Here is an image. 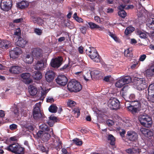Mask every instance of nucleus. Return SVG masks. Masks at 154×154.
Listing matches in <instances>:
<instances>
[{"mask_svg":"<svg viewBox=\"0 0 154 154\" xmlns=\"http://www.w3.org/2000/svg\"><path fill=\"white\" fill-rule=\"evenodd\" d=\"M138 119L141 124L145 126L149 127L152 124L151 117L147 115H140L138 117Z\"/></svg>","mask_w":154,"mask_h":154,"instance_id":"1","label":"nucleus"},{"mask_svg":"<svg viewBox=\"0 0 154 154\" xmlns=\"http://www.w3.org/2000/svg\"><path fill=\"white\" fill-rule=\"evenodd\" d=\"M13 111L16 117L19 116L20 114L24 116H26V110L23 106L22 104L20 103L14 105Z\"/></svg>","mask_w":154,"mask_h":154,"instance_id":"2","label":"nucleus"},{"mask_svg":"<svg viewBox=\"0 0 154 154\" xmlns=\"http://www.w3.org/2000/svg\"><path fill=\"white\" fill-rule=\"evenodd\" d=\"M134 87L139 90H141L146 87L145 79L144 78L135 77L134 78Z\"/></svg>","mask_w":154,"mask_h":154,"instance_id":"3","label":"nucleus"},{"mask_svg":"<svg viewBox=\"0 0 154 154\" xmlns=\"http://www.w3.org/2000/svg\"><path fill=\"white\" fill-rule=\"evenodd\" d=\"M67 88L70 91L76 92L81 90L82 87L79 82L76 81H72L68 82Z\"/></svg>","mask_w":154,"mask_h":154,"instance_id":"4","label":"nucleus"},{"mask_svg":"<svg viewBox=\"0 0 154 154\" xmlns=\"http://www.w3.org/2000/svg\"><path fill=\"white\" fill-rule=\"evenodd\" d=\"M37 134L38 136L41 138L42 139L46 141L49 139L51 135L53 134V130L52 128L50 129L49 131L42 132L41 131H39L37 133Z\"/></svg>","mask_w":154,"mask_h":154,"instance_id":"5","label":"nucleus"},{"mask_svg":"<svg viewBox=\"0 0 154 154\" xmlns=\"http://www.w3.org/2000/svg\"><path fill=\"white\" fill-rule=\"evenodd\" d=\"M40 60H38L36 61L34 65V69L36 70H41L46 67V58L40 59Z\"/></svg>","mask_w":154,"mask_h":154,"instance_id":"6","label":"nucleus"},{"mask_svg":"<svg viewBox=\"0 0 154 154\" xmlns=\"http://www.w3.org/2000/svg\"><path fill=\"white\" fill-rule=\"evenodd\" d=\"M12 5L11 0H2L0 3L1 8L4 11H8L10 10Z\"/></svg>","mask_w":154,"mask_h":154,"instance_id":"7","label":"nucleus"},{"mask_svg":"<svg viewBox=\"0 0 154 154\" xmlns=\"http://www.w3.org/2000/svg\"><path fill=\"white\" fill-rule=\"evenodd\" d=\"M108 106L112 109H117L119 108V101L115 98H111L108 101Z\"/></svg>","mask_w":154,"mask_h":154,"instance_id":"8","label":"nucleus"},{"mask_svg":"<svg viewBox=\"0 0 154 154\" xmlns=\"http://www.w3.org/2000/svg\"><path fill=\"white\" fill-rule=\"evenodd\" d=\"M32 54L33 58L38 60L44 58L42 56V51L41 49L36 48L32 49Z\"/></svg>","mask_w":154,"mask_h":154,"instance_id":"9","label":"nucleus"},{"mask_svg":"<svg viewBox=\"0 0 154 154\" xmlns=\"http://www.w3.org/2000/svg\"><path fill=\"white\" fill-rule=\"evenodd\" d=\"M90 49V51H89V55L91 58L95 62H100V59L96 50L93 48H91Z\"/></svg>","mask_w":154,"mask_h":154,"instance_id":"10","label":"nucleus"},{"mask_svg":"<svg viewBox=\"0 0 154 154\" xmlns=\"http://www.w3.org/2000/svg\"><path fill=\"white\" fill-rule=\"evenodd\" d=\"M22 53L21 49L19 47H16L10 51V56L11 58L15 59L18 57L19 55Z\"/></svg>","mask_w":154,"mask_h":154,"instance_id":"11","label":"nucleus"},{"mask_svg":"<svg viewBox=\"0 0 154 154\" xmlns=\"http://www.w3.org/2000/svg\"><path fill=\"white\" fill-rule=\"evenodd\" d=\"M75 74L77 75H81L83 74L82 76L85 80L86 81L90 80L93 78L91 77V72H90V71H87L85 70L83 72H75Z\"/></svg>","mask_w":154,"mask_h":154,"instance_id":"12","label":"nucleus"},{"mask_svg":"<svg viewBox=\"0 0 154 154\" xmlns=\"http://www.w3.org/2000/svg\"><path fill=\"white\" fill-rule=\"evenodd\" d=\"M62 58L60 57H58L51 60L50 64L51 66L54 68H58L61 64Z\"/></svg>","mask_w":154,"mask_h":154,"instance_id":"13","label":"nucleus"},{"mask_svg":"<svg viewBox=\"0 0 154 154\" xmlns=\"http://www.w3.org/2000/svg\"><path fill=\"white\" fill-rule=\"evenodd\" d=\"M57 83L59 85L62 86H64L67 84V78L63 75H59L56 79Z\"/></svg>","mask_w":154,"mask_h":154,"instance_id":"14","label":"nucleus"},{"mask_svg":"<svg viewBox=\"0 0 154 154\" xmlns=\"http://www.w3.org/2000/svg\"><path fill=\"white\" fill-rule=\"evenodd\" d=\"M40 106L41 105L38 103H36L35 105L33 111V116L35 119H37L42 116L40 110Z\"/></svg>","mask_w":154,"mask_h":154,"instance_id":"15","label":"nucleus"},{"mask_svg":"<svg viewBox=\"0 0 154 154\" xmlns=\"http://www.w3.org/2000/svg\"><path fill=\"white\" fill-rule=\"evenodd\" d=\"M144 74L147 78H150L154 76V64L151 65L148 69L146 70Z\"/></svg>","mask_w":154,"mask_h":154,"instance_id":"16","label":"nucleus"},{"mask_svg":"<svg viewBox=\"0 0 154 154\" xmlns=\"http://www.w3.org/2000/svg\"><path fill=\"white\" fill-rule=\"evenodd\" d=\"M54 76V72L51 70H48L45 74V78L46 81L51 82L53 80Z\"/></svg>","mask_w":154,"mask_h":154,"instance_id":"17","label":"nucleus"},{"mask_svg":"<svg viewBox=\"0 0 154 154\" xmlns=\"http://www.w3.org/2000/svg\"><path fill=\"white\" fill-rule=\"evenodd\" d=\"M127 137L130 140L134 141L137 139L138 135L134 131H129L127 132Z\"/></svg>","mask_w":154,"mask_h":154,"instance_id":"18","label":"nucleus"},{"mask_svg":"<svg viewBox=\"0 0 154 154\" xmlns=\"http://www.w3.org/2000/svg\"><path fill=\"white\" fill-rule=\"evenodd\" d=\"M22 80L26 84H29L32 82L30 78V75L28 73H23L21 75Z\"/></svg>","mask_w":154,"mask_h":154,"instance_id":"19","label":"nucleus"},{"mask_svg":"<svg viewBox=\"0 0 154 154\" xmlns=\"http://www.w3.org/2000/svg\"><path fill=\"white\" fill-rule=\"evenodd\" d=\"M22 68L18 66H13L9 69V72L12 74H18L22 72Z\"/></svg>","mask_w":154,"mask_h":154,"instance_id":"20","label":"nucleus"},{"mask_svg":"<svg viewBox=\"0 0 154 154\" xmlns=\"http://www.w3.org/2000/svg\"><path fill=\"white\" fill-rule=\"evenodd\" d=\"M39 89V91L41 92V93L39 95H38V98L40 100H43L45 97L49 90L46 89L45 88L44 89L42 87H41L40 89Z\"/></svg>","mask_w":154,"mask_h":154,"instance_id":"21","label":"nucleus"},{"mask_svg":"<svg viewBox=\"0 0 154 154\" xmlns=\"http://www.w3.org/2000/svg\"><path fill=\"white\" fill-rule=\"evenodd\" d=\"M52 144L54 147L57 150L59 149L61 147V142L60 141L59 138L57 137H55Z\"/></svg>","mask_w":154,"mask_h":154,"instance_id":"22","label":"nucleus"},{"mask_svg":"<svg viewBox=\"0 0 154 154\" xmlns=\"http://www.w3.org/2000/svg\"><path fill=\"white\" fill-rule=\"evenodd\" d=\"M19 145V144L17 143H13L7 146L6 148V149L7 150L15 153L16 151V149L17 148Z\"/></svg>","mask_w":154,"mask_h":154,"instance_id":"23","label":"nucleus"},{"mask_svg":"<svg viewBox=\"0 0 154 154\" xmlns=\"http://www.w3.org/2000/svg\"><path fill=\"white\" fill-rule=\"evenodd\" d=\"M11 45L10 42L6 40H0V47L3 49L8 48Z\"/></svg>","mask_w":154,"mask_h":154,"instance_id":"24","label":"nucleus"},{"mask_svg":"<svg viewBox=\"0 0 154 154\" xmlns=\"http://www.w3.org/2000/svg\"><path fill=\"white\" fill-rule=\"evenodd\" d=\"M29 5V2L27 1H23L17 4V7L21 9L27 8Z\"/></svg>","mask_w":154,"mask_h":154,"instance_id":"25","label":"nucleus"},{"mask_svg":"<svg viewBox=\"0 0 154 154\" xmlns=\"http://www.w3.org/2000/svg\"><path fill=\"white\" fill-rule=\"evenodd\" d=\"M91 77L94 78H99L102 75L100 70L97 69H94L91 71Z\"/></svg>","mask_w":154,"mask_h":154,"instance_id":"26","label":"nucleus"},{"mask_svg":"<svg viewBox=\"0 0 154 154\" xmlns=\"http://www.w3.org/2000/svg\"><path fill=\"white\" fill-rule=\"evenodd\" d=\"M32 20L34 23H36L39 25L42 26L43 25H45V23L44 20H43L40 18L33 17H32Z\"/></svg>","mask_w":154,"mask_h":154,"instance_id":"27","label":"nucleus"},{"mask_svg":"<svg viewBox=\"0 0 154 154\" xmlns=\"http://www.w3.org/2000/svg\"><path fill=\"white\" fill-rule=\"evenodd\" d=\"M18 38V40L17 42V45L22 48L24 47L27 43V41L26 40L23 39L20 37H19Z\"/></svg>","mask_w":154,"mask_h":154,"instance_id":"28","label":"nucleus"},{"mask_svg":"<svg viewBox=\"0 0 154 154\" xmlns=\"http://www.w3.org/2000/svg\"><path fill=\"white\" fill-rule=\"evenodd\" d=\"M126 151L128 154H138L139 152V150L137 147L127 149Z\"/></svg>","mask_w":154,"mask_h":154,"instance_id":"29","label":"nucleus"},{"mask_svg":"<svg viewBox=\"0 0 154 154\" xmlns=\"http://www.w3.org/2000/svg\"><path fill=\"white\" fill-rule=\"evenodd\" d=\"M29 92L31 95L34 96L37 93V89L36 87L31 85L29 88Z\"/></svg>","mask_w":154,"mask_h":154,"instance_id":"30","label":"nucleus"},{"mask_svg":"<svg viewBox=\"0 0 154 154\" xmlns=\"http://www.w3.org/2000/svg\"><path fill=\"white\" fill-rule=\"evenodd\" d=\"M33 58L31 57L30 54H27L25 58L24 59L23 61L28 64H31L33 62Z\"/></svg>","mask_w":154,"mask_h":154,"instance_id":"31","label":"nucleus"},{"mask_svg":"<svg viewBox=\"0 0 154 154\" xmlns=\"http://www.w3.org/2000/svg\"><path fill=\"white\" fill-rule=\"evenodd\" d=\"M32 76L35 80H39L42 77V73L38 71H35L33 72Z\"/></svg>","mask_w":154,"mask_h":154,"instance_id":"32","label":"nucleus"},{"mask_svg":"<svg viewBox=\"0 0 154 154\" xmlns=\"http://www.w3.org/2000/svg\"><path fill=\"white\" fill-rule=\"evenodd\" d=\"M125 84L121 77L118 79L115 83L116 87L119 88L122 87Z\"/></svg>","mask_w":154,"mask_h":154,"instance_id":"33","label":"nucleus"},{"mask_svg":"<svg viewBox=\"0 0 154 154\" xmlns=\"http://www.w3.org/2000/svg\"><path fill=\"white\" fill-rule=\"evenodd\" d=\"M25 149L19 145L18 146L17 148L16 149V152H15V154H24V153Z\"/></svg>","mask_w":154,"mask_h":154,"instance_id":"34","label":"nucleus"},{"mask_svg":"<svg viewBox=\"0 0 154 154\" xmlns=\"http://www.w3.org/2000/svg\"><path fill=\"white\" fill-rule=\"evenodd\" d=\"M107 34L112 38L116 42H119L120 41L119 39L116 35V34L108 31Z\"/></svg>","mask_w":154,"mask_h":154,"instance_id":"35","label":"nucleus"},{"mask_svg":"<svg viewBox=\"0 0 154 154\" xmlns=\"http://www.w3.org/2000/svg\"><path fill=\"white\" fill-rule=\"evenodd\" d=\"M127 108L129 111L133 113H136L139 111L136 107H135L133 105H131L127 106Z\"/></svg>","mask_w":154,"mask_h":154,"instance_id":"36","label":"nucleus"},{"mask_svg":"<svg viewBox=\"0 0 154 154\" xmlns=\"http://www.w3.org/2000/svg\"><path fill=\"white\" fill-rule=\"evenodd\" d=\"M121 78L125 85L126 84H128L132 81L131 79L129 76L122 77Z\"/></svg>","mask_w":154,"mask_h":154,"instance_id":"37","label":"nucleus"},{"mask_svg":"<svg viewBox=\"0 0 154 154\" xmlns=\"http://www.w3.org/2000/svg\"><path fill=\"white\" fill-rule=\"evenodd\" d=\"M124 55L128 58H130L132 56V50L131 48H128L125 50L124 52Z\"/></svg>","mask_w":154,"mask_h":154,"instance_id":"38","label":"nucleus"},{"mask_svg":"<svg viewBox=\"0 0 154 154\" xmlns=\"http://www.w3.org/2000/svg\"><path fill=\"white\" fill-rule=\"evenodd\" d=\"M134 30V28L132 26H129L125 29V34L126 35H128L131 33Z\"/></svg>","mask_w":154,"mask_h":154,"instance_id":"39","label":"nucleus"},{"mask_svg":"<svg viewBox=\"0 0 154 154\" xmlns=\"http://www.w3.org/2000/svg\"><path fill=\"white\" fill-rule=\"evenodd\" d=\"M39 128L40 129L39 131H41L42 132L49 131V130L51 128H49L45 124H43L40 125L39 126Z\"/></svg>","mask_w":154,"mask_h":154,"instance_id":"40","label":"nucleus"},{"mask_svg":"<svg viewBox=\"0 0 154 154\" xmlns=\"http://www.w3.org/2000/svg\"><path fill=\"white\" fill-rule=\"evenodd\" d=\"M108 140L110 141L111 145H113L115 144V139L113 135L111 134H109L108 137Z\"/></svg>","mask_w":154,"mask_h":154,"instance_id":"41","label":"nucleus"},{"mask_svg":"<svg viewBox=\"0 0 154 154\" xmlns=\"http://www.w3.org/2000/svg\"><path fill=\"white\" fill-rule=\"evenodd\" d=\"M49 110L50 112H51L55 113L56 112L57 109V106L54 105L51 106L49 108Z\"/></svg>","mask_w":154,"mask_h":154,"instance_id":"42","label":"nucleus"},{"mask_svg":"<svg viewBox=\"0 0 154 154\" xmlns=\"http://www.w3.org/2000/svg\"><path fill=\"white\" fill-rule=\"evenodd\" d=\"M137 34L139 35L140 38H147L148 35L147 33L141 31L138 32Z\"/></svg>","mask_w":154,"mask_h":154,"instance_id":"43","label":"nucleus"},{"mask_svg":"<svg viewBox=\"0 0 154 154\" xmlns=\"http://www.w3.org/2000/svg\"><path fill=\"white\" fill-rule=\"evenodd\" d=\"M146 137L149 139H152L154 137V133L152 131L149 130Z\"/></svg>","mask_w":154,"mask_h":154,"instance_id":"44","label":"nucleus"},{"mask_svg":"<svg viewBox=\"0 0 154 154\" xmlns=\"http://www.w3.org/2000/svg\"><path fill=\"white\" fill-rule=\"evenodd\" d=\"M148 93L154 94V83L150 85L148 88Z\"/></svg>","mask_w":154,"mask_h":154,"instance_id":"45","label":"nucleus"},{"mask_svg":"<svg viewBox=\"0 0 154 154\" xmlns=\"http://www.w3.org/2000/svg\"><path fill=\"white\" fill-rule=\"evenodd\" d=\"M73 143L78 146H81L82 144V141L80 139L75 138L72 140Z\"/></svg>","mask_w":154,"mask_h":154,"instance_id":"46","label":"nucleus"},{"mask_svg":"<svg viewBox=\"0 0 154 154\" xmlns=\"http://www.w3.org/2000/svg\"><path fill=\"white\" fill-rule=\"evenodd\" d=\"M146 25L149 28L154 30V18H152V20L150 22L147 23Z\"/></svg>","mask_w":154,"mask_h":154,"instance_id":"47","label":"nucleus"},{"mask_svg":"<svg viewBox=\"0 0 154 154\" xmlns=\"http://www.w3.org/2000/svg\"><path fill=\"white\" fill-rule=\"evenodd\" d=\"M148 99L149 100L153 103H154V94L149 93H148Z\"/></svg>","mask_w":154,"mask_h":154,"instance_id":"48","label":"nucleus"},{"mask_svg":"<svg viewBox=\"0 0 154 154\" xmlns=\"http://www.w3.org/2000/svg\"><path fill=\"white\" fill-rule=\"evenodd\" d=\"M86 22L88 23L89 26V27L91 29H96V28L97 27V25L92 22H89L88 23L87 22Z\"/></svg>","mask_w":154,"mask_h":154,"instance_id":"49","label":"nucleus"},{"mask_svg":"<svg viewBox=\"0 0 154 154\" xmlns=\"http://www.w3.org/2000/svg\"><path fill=\"white\" fill-rule=\"evenodd\" d=\"M67 104L69 107H72L75 106L76 103L72 100H69L67 102Z\"/></svg>","mask_w":154,"mask_h":154,"instance_id":"50","label":"nucleus"},{"mask_svg":"<svg viewBox=\"0 0 154 154\" xmlns=\"http://www.w3.org/2000/svg\"><path fill=\"white\" fill-rule=\"evenodd\" d=\"M118 15L120 17L124 18L126 16L127 14L124 10L119 11Z\"/></svg>","mask_w":154,"mask_h":154,"instance_id":"51","label":"nucleus"},{"mask_svg":"<svg viewBox=\"0 0 154 154\" xmlns=\"http://www.w3.org/2000/svg\"><path fill=\"white\" fill-rule=\"evenodd\" d=\"M73 112L75 114H77V117H78L80 115V109L78 107H75L74 109Z\"/></svg>","mask_w":154,"mask_h":154,"instance_id":"52","label":"nucleus"},{"mask_svg":"<svg viewBox=\"0 0 154 154\" xmlns=\"http://www.w3.org/2000/svg\"><path fill=\"white\" fill-rule=\"evenodd\" d=\"M132 105H133L135 107H136L137 109L139 111L140 107V104L138 101H134L133 103H132Z\"/></svg>","mask_w":154,"mask_h":154,"instance_id":"53","label":"nucleus"},{"mask_svg":"<svg viewBox=\"0 0 154 154\" xmlns=\"http://www.w3.org/2000/svg\"><path fill=\"white\" fill-rule=\"evenodd\" d=\"M25 122L26 123V122H23V123L21 122V125H22V127L23 128H28V129L29 130H33V128L32 126H31L28 127L27 126V125H26V124L24 123Z\"/></svg>","mask_w":154,"mask_h":154,"instance_id":"54","label":"nucleus"},{"mask_svg":"<svg viewBox=\"0 0 154 154\" xmlns=\"http://www.w3.org/2000/svg\"><path fill=\"white\" fill-rule=\"evenodd\" d=\"M34 31L35 33L38 35H41L42 32V30L39 28L35 29Z\"/></svg>","mask_w":154,"mask_h":154,"instance_id":"55","label":"nucleus"},{"mask_svg":"<svg viewBox=\"0 0 154 154\" xmlns=\"http://www.w3.org/2000/svg\"><path fill=\"white\" fill-rule=\"evenodd\" d=\"M14 34L17 36V38H18L19 37H20V28L17 29L14 32Z\"/></svg>","mask_w":154,"mask_h":154,"instance_id":"56","label":"nucleus"},{"mask_svg":"<svg viewBox=\"0 0 154 154\" xmlns=\"http://www.w3.org/2000/svg\"><path fill=\"white\" fill-rule=\"evenodd\" d=\"M40 150L43 152H45L46 153H48V149L43 146H41L39 147Z\"/></svg>","mask_w":154,"mask_h":154,"instance_id":"57","label":"nucleus"},{"mask_svg":"<svg viewBox=\"0 0 154 154\" xmlns=\"http://www.w3.org/2000/svg\"><path fill=\"white\" fill-rule=\"evenodd\" d=\"M140 130L142 133L146 137L149 130L143 128H141Z\"/></svg>","mask_w":154,"mask_h":154,"instance_id":"58","label":"nucleus"},{"mask_svg":"<svg viewBox=\"0 0 154 154\" xmlns=\"http://www.w3.org/2000/svg\"><path fill=\"white\" fill-rule=\"evenodd\" d=\"M117 129L119 131L121 137H124L125 133V131L123 129L121 130L120 128H118Z\"/></svg>","mask_w":154,"mask_h":154,"instance_id":"59","label":"nucleus"},{"mask_svg":"<svg viewBox=\"0 0 154 154\" xmlns=\"http://www.w3.org/2000/svg\"><path fill=\"white\" fill-rule=\"evenodd\" d=\"M49 120L50 121H52L55 122H57V117L53 115H51L49 117Z\"/></svg>","mask_w":154,"mask_h":154,"instance_id":"60","label":"nucleus"},{"mask_svg":"<svg viewBox=\"0 0 154 154\" xmlns=\"http://www.w3.org/2000/svg\"><path fill=\"white\" fill-rule=\"evenodd\" d=\"M106 124L109 126H110L114 125V122L112 120H108L106 121Z\"/></svg>","mask_w":154,"mask_h":154,"instance_id":"61","label":"nucleus"},{"mask_svg":"<svg viewBox=\"0 0 154 154\" xmlns=\"http://www.w3.org/2000/svg\"><path fill=\"white\" fill-rule=\"evenodd\" d=\"M126 5L125 4L121 5L118 8L119 11L124 10V9L125 8Z\"/></svg>","mask_w":154,"mask_h":154,"instance_id":"62","label":"nucleus"},{"mask_svg":"<svg viewBox=\"0 0 154 154\" xmlns=\"http://www.w3.org/2000/svg\"><path fill=\"white\" fill-rule=\"evenodd\" d=\"M135 98V95L134 94H131L128 96V99L127 100L128 101H131V100H132Z\"/></svg>","mask_w":154,"mask_h":154,"instance_id":"63","label":"nucleus"},{"mask_svg":"<svg viewBox=\"0 0 154 154\" xmlns=\"http://www.w3.org/2000/svg\"><path fill=\"white\" fill-rule=\"evenodd\" d=\"M96 29H97L99 30L100 31H103L105 30V28L102 26H99V25H97Z\"/></svg>","mask_w":154,"mask_h":154,"instance_id":"64","label":"nucleus"}]
</instances>
